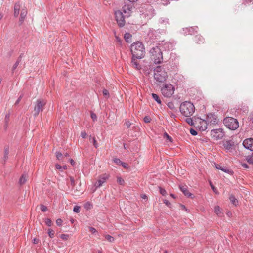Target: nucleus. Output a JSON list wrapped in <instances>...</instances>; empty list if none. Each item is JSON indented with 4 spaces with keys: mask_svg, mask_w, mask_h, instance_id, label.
<instances>
[{
    "mask_svg": "<svg viewBox=\"0 0 253 253\" xmlns=\"http://www.w3.org/2000/svg\"><path fill=\"white\" fill-rule=\"evenodd\" d=\"M168 75L164 65H158L154 69V78L158 83H164L167 79Z\"/></svg>",
    "mask_w": 253,
    "mask_h": 253,
    "instance_id": "obj_1",
    "label": "nucleus"
},
{
    "mask_svg": "<svg viewBox=\"0 0 253 253\" xmlns=\"http://www.w3.org/2000/svg\"><path fill=\"white\" fill-rule=\"evenodd\" d=\"M180 111L184 116L190 117L195 112V107L191 102L185 101L180 104Z\"/></svg>",
    "mask_w": 253,
    "mask_h": 253,
    "instance_id": "obj_2",
    "label": "nucleus"
},
{
    "mask_svg": "<svg viewBox=\"0 0 253 253\" xmlns=\"http://www.w3.org/2000/svg\"><path fill=\"white\" fill-rule=\"evenodd\" d=\"M202 126H199L198 128L201 131H205L207 128L208 124L212 125L217 123L216 116L214 114H209L207 115L206 121H202Z\"/></svg>",
    "mask_w": 253,
    "mask_h": 253,
    "instance_id": "obj_3",
    "label": "nucleus"
},
{
    "mask_svg": "<svg viewBox=\"0 0 253 253\" xmlns=\"http://www.w3.org/2000/svg\"><path fill=\"white\" fill-rule=\"evenodd\" d=\"M150 53L155 64H160L162 62L163 58L160 48H151Z\"/></svg>",
    "mask_w": 253,
    "mask_h": 253,
    "instance_id": "obj_4",
    "label": "nucleus"
},
{
    "mask_svg": "<svg viewBox=\"0 0 253 253\" xmlns=\"http://www.w3.org/2000/svg\"><path fill=\"white\" fill-rule=\"evenodd\" d=\"M225 126L230 130H236L239 127V122L236 119L232 117H226L223 120Z\"/></svg>",
    "mask_w": 253,
    "mask_h": 253,
    "instance_id": "obj_5",
    "label": "nucleus"
},
{
    "mask_svg": "<svg viewBox=\"0 0 253 253\" xmlns=\"http://www.w3.org/2000/svg\"><path fill=\"white\" fill-rule=\"evenodd\" d=\"M174 87L170 84H166L161 88V92L164 96L169 98L174 93Z\"/></svg>",
    "mask_w": 253,
    "mask_h": 253,
    "instance_id": "obj_6",
    "label": "nucleus"
},
{
    "mask_svg": "<svg viewBox=\"0 0 253 253\" xmlns=\"http://www.w3.org/2000/svg\"><path fill=\"white\" fill-rule=\"evenodd\" d=\"M46 101L43 99H39L36 102V104L34 108V116H37L40 111H42L44 109V106L46 104Z\"/></svg>",
    "mask_w": 253,
    "mask_h": 253,
    "instance_id": "obj_7",
    "label": "nucleus"
},
{
    "mask_svg": "<svg viewBox=\"0 0 253 253\" xmlns=\"http://www.w3.org/2000/svg\"><path fill=\"white\" fill-rule=\"evenodd\" d=\"M132 58L137 59H141L144 57L146 54L145 48H130Z\"/></svg>",
    "mask_w": 253,
    "mask_h": 253,
    "instance_id": "obj_8",
    "label": "nucleus"
},
{
    "mask_svg": "<svg viewBox=\"0 0 253 253\" xmlns=\"http://www.w3.org/2000/svg\"><path fill=\"white\" fill-rule=\"evenodd\" d=\"M115 20L119 27H123L125 26L126 22L125 20V15L121 10H117L115 12Z\"/></svg>",
    "mask_w": 253,
    "mask_h": 253,
    "instance_id": "obj_9",
    "label": "nucleus"
},
{
    "mask_svg": "<svg viewBox=\"0 0 253 253\" xmlns=\"http://www.w3.org/2000/svg\"><path fill=\"white\" fill-rule=\"evenodd\" d=\"M138 60L139 59L131 58L130 66L138 71H140L141 69H143L145 74H149L150 73L149 70L146 69V67L142 66Z\"/></svg>",
    "mask_w": 253,
    "mask_h": 253,
    "instance_id": "obj_10",
    "label": "nucleus"
},
{
    "mask_svg": "<svg viewBox=\"0 0 253 253\" xmlns=\"http://www.w3.org/2000/svg\"><path fill=\"white\" fill-rule=\"evenodd\" d=\"M211 136L215 140L222 139L224 136V133L221 128L214 129L211 130Z\"/></svg>",
    "mask_w": 253,
    "mask_h": 253,
    "instance_id": "obj_11",
    "label": "nucleus"
},
{
    "mask_svg": "<svg viewBox=\"0 0 253 253\" xmlns=\"http://www.w3.org/2000/svg\"><path fill=\"white\" fill-rule=\"evenodd\" d=\"M223 145L227 152H232L235 150V142L232 140L225 141L223 142Z\"/></svg>",
    "mask_w": 253,
    "mask_h": 253,
    "instance_id": "obj_12",
    "label": "nucleus"
},
{
    "mask_svg": "<svg viewBox=\"0 0 253 253\" xmlns=\"http://www.w3.org/2000/svg\"><path fill=\"white\" fill-rule=\"evenodd\" d=\"M109 175L107 174H104L102 175H100L98 179L94 184V186L95 188L97 189L102 185V184L106 182V181L108 179Z\"/></svg>",
    "mask_w": 253,
    "mask_h": 253,
    "instance_id": "obj_13",
    "label": "nucleus"
},
{
    "mask_svg": "<svg viewBox=\"0 0 253 253\" xmlns=\"http://www.w3.org/2000/svg\"><path fill=\"white\" fill-rule=\"evenodd\" d=\"M133 9V6L131 4H125L122 7V12L125 15V16L128 17L130 16Z\"/></svg>",
    "mask_w": 253,
    "mask_h": 253,
    "instance_id": "obj_14",
    "label": "nucleus"
},
{
    "mask_svg": "<svg viewBox=\"0 0 253 253\" xmlns=\"http://www.w3.org/2000/svg\"><path fill=\"white\" fill-rule=\"evenodd\" d=\"M244 147L251 151H253V139L252 138L246 139L243 142Z\"/></svg>",
    "mask_w": 253,
    "mask_h": 253,
    "instance_id": "obj_15",
    "label": "nucleus"
},
{
    "mask_svg": "<svg viewBox=\"0 0 253 253\" xmlns=\"http://www.w3.org/2000/svg\"><path fill=\"white\" fill-rule=\"evenodd\" d=\"M198 27L197 26L189 27L183 29L184 35H192L197 32Z\"/></svg>",
    "mask_w": 253,
    "mask_h": 253,
    "instance_id": "obj_16",
    "label": "nucleus"
},
{
    "mask_svg": "<svg viewBox=\"0 0 253 253\" xmlns=\"http://www.w3.org/2000/svg\"><path fill=\"white\" fill-rule=\"evenodd\" d=\"M179 188L185 196L191 198H194L193 194L187 190V187L186 185H179Z\"/></svg>",
    "mask_w": 253,
    "mask_h": 253,
    "instance_id": "obj_17",
    "label": "nucleus"
},
{
    "mask_svg": "<svg viewBox=\"0 0 253 253\" xmlns=\"http://www.w3.org/2000/svg\"><path fill=\"white\" fill-rule=\"evenodd\" d=\"M215 166H216V168L218 169H220V170L224 171V172H226L227 173H232V171L226 167H223V166H222L221 165H218V164L216 165Z\"/></svg>",
    "mask_w": 253,
    "mask_h": 253,
    "instance_id": "obj_18",
    "label": "nucleus"
},
{
    "mask_svg": "<svg viewBox=\"0 0 253 253\" xmlns=\"http://www.w3.org/2000/svg\"><path fill=\"white\" fill-rule=\"evenodd\" d=\"M20 4L19 2H18L15 4L14 7V16L15 17H18L19 14V10L20 8Z\"/></svg>",
    "mask_w": 253,
    "mask_h": 253,
    "instance_id": "obj_19",
    "label": "nucleus"
},
{
    "mask_svg": "<svg viewBox=\"0 0 253 253\" xmlns=\"http://www.w3.org/2000/svg\"><path fill=\"white\" fill-rule=\"evenodd\" d=\"M195 41L197 43L201 44L204 42L205 39L201 35H198L195 37Z\"/></svg>",
    "mask_w": 253,
    "mask_h": 253,
    "instance_id": "obj_20",
    "label": "nucleus"
},
{
    "mask_svg": "<svg viewBox=\"0 0 253 253\" xmlns=\"http://www.w3.org/2000/svg\"><path fill=\"white\" fill-rule=\"evenodd\" d=\"M27 10L25 9H22L21 13H20V17L19 19L20 22L21 23L23 22L25 18L26 17L27 15Z\"/></svg>",
    "mask_w": 253,
    "mask_h": 253,
    "instance_id": "obj_21",
    "label": "nucleus"
},
{
    "mask_svg": "<svg viewBox=\"0 0 253 253\" xmlns=\"http://www.w3.org/2000/svg\"><path fill=\"white\" fill-rule=\"evenodd\" d=\"M124 38L126 42L129 43L131 42L132 35L130 33H125Z\"/></svg>",
    "mask_w": 253,
    "mask_h": 253,
    "instance_id": "obj_22",
    "label": "nucleus"
},
{
    "mask_svg": "<svg viewBox=\"0 0 253 253\" xmlns=\"http://www.w3.org/2000/svg\"><path fill=\"white\" fill-rule=\"evenodd\" d=\"M239 109L243 113H247L248 111V106L244 103H242L240 105Z\"/></svg>",
    "mask_w": 253,
    "mask_h": 253,
    "instance_id": "obj_23",
    "label": "nucleus"
},
{
    "mask_svg": "<svg viewBox=\"0 0 253 253\" xmlns=\"http://www.w3.org/2000/svg\"><path fill=\"white\" fill-rule=\"evenodd\" d=\"M9 154V149L8 147L4 148V156L3 157V163H5L7 160Z\"/></svg>",
    "mask_w": 253,
    "mask_h": 253,
    "instance_id": "obj_24",
    "label": "nucleus"
},
{
    "mask_svg": "<svg viewBox=\"0 0 253 253\" xmlns=\"http://www.w3.org/2000/svg\"><path fill=\"white\" fill-rule=\"evenodd\" d=\"M229 199L230 200V202L232 204H233L235 206H237L238 204V200L233 195H231L229 197Z\"/></svg>",
    "mask_w": 253,
    "mask_h": 253,
    "instance_id": "obj_25",
    "label": "nucleus"
},
{
    "mask_svg": "<svg viewBox=\"0 0 253 253\" xmlns=\"http://www.w3.org/2000/svg\"><path fill=\"white\" fill-rule=\"evenodd\" d=\"M21 59H22V54H21L20 55V56L19 57L18 59H17V60L16 61V62L15 63V64H14V65L12 67V72H14V71L16 69V68L17 67V66H18L20 62L21 61Z\"/></svg>",
    "mask_w": 253,
    "mask_h": 253,
    "instance_id": "obj_26",
    "label": "nucleus"
},
{
    "mask_svg": "<svg viewBox=\"0 0 253 253\" xmlns=\"http://www.w3.org/2000/svg\"><path fill=\"white\" fill-rule=\"evenodd\" d=\"M214 212L219 216H221V215L222 214V213L221 211L220 208L219 206H215Z\"/></svg>",
    "mask_w": 253,
    "mask_h": 253,
    "instance_id": "obj_27",
    "label": "nucleus"
},
{
    "mask_svg": "<svg viewBox=\"0 0 253 253\" xmlns=\"http://www.w3.org/2000/svg\"><path fill=\"white\" fill-rule=\"evenodd\" d=\"M133 46H135V47H141L143 46V45L141 42L137 41V42H134L132 44L131 47H133Z\"/></svg>",
    "mask_w": 253,
    "mask_h": 253,
    "instance_id": "obj_28",
    "label": "nucleus"
},
{
    "mask_svg": "<svg viewBox=\"0 0 253 253\" xmlns=\"http://www.w3.org/2000/svg\"><path fill=\"white\" fill-rule=\"evenodd\" d=\"M152 96L153 98L159 104H161L162 102L159 96L155 93H152Z\"/></svg>",
    "mask_w": 253,
    "mask_h": 253,
    "instance_id": "obj_29",
    "label": "nucleus"
},
{
    "mask_svg": "<svg viewBox=\"0 0 253 253\" xmlns=\"http://www.w3.org/2000/svg\"><path fill=\"white\" fill-rule=\"evenodd\" d=\"M26 180L27 179L26 175L23 174L19 179V183L20 184L22 185L24 184L26 182Z\"/></svg>",
    "mask_w": 253,
    "mask_h": 253,
    "instance_id": "obj_30",
    "label": "nucleus"
},
{
    "mask_svg": "<svg viewBox=\"0 0 253 253\" xmlns=\"http://www.w3.org/2000/svg\"><path fill=\"white\" fill-rule=\"evenodd\" d=\"M185 122L190 126H193L194 125V123L193 122V119L190 117H187L185 120Z\"/></svg>",
    "mask_w": 253,
    "mask_h": 253,
    "instance_id": "obj_31",
    "label": "nucleus"
},
{
    "mask_svg": "<svg viewBox=\"0 0 253 253\" xmlns=\"http://www.w3.org/2000/svg\"><path fill=\"white\" fill-rule=\"evenodd\" d=\"M160 22L161 24H163L165 25H169V19L166 18H162L160 20Z\"/></svg>",
    "mask_w": 253,
    "mask_h": 253,
    "instance_id": "obj_32",
    "label": "nucleus"
},
{
    "mask_svg": "<svg viewBox=\"0 0 253 253\" xmlns=\"http://www.w3.org/2000/svg\"><path fill=\"white\" fill-rule=\"evenodd\" d=\"M105 237V239L110 242H113L114 241V238L111 235H106Z\"/></svg>",
    "mask_w": 253,
    "mask_h": 253,
    "instance_id": "obj_33",
    "label": "nucleus"
},
{
    "mask_svg": "<svg viewBox=\"0 0 253 253\" xmlns=\"http://www.w3.org/2000/svg\"><path fill=\"white\" fill-rule=\"evenodd\" d=\"M90 140H92V142H93V145L94 146L97 148L98 147V144L96 141V139L95 138V137H90Z\"/></svg>",
    "mask_w": 253,
    "mask_h": 253,
    "instance_id": "obj_34",
    "label": "nucleus"
},
{
    "mask_svg": "<svg viewBox=\"0 0 253 253\" xmlns=\"http://www.w3.org/2000/svg\"><path fill=\"white\" fill-rule=\"evenodd\" d=\"M48 234L50 238H52L54 237V232L51 229H48Z\"/></svg>",
    "mask_w": 253,
    "mask_h": 253,
    "instance_id": "obj_35",
    "label": "nucleus"
},
{
    "mask_svg": "<svg viewBox=\"0 0 253 253\" xmlns=\"http://www.w3.org/2000/svg\"><path fill=\"white\" fill-rule=\"evenodd\" d=\"M117 182L119 184L123 185L124 184V180L120 177H117Z\"/></svg>",
    "mask_w": 253,
    "mask_h": 253,
    "instance_id": "obj_36",
    "label": "nucleus"
},
{
    "mask_svg": "<svg viewBox=\"0 0 253 253\" xmlns=\"http://www.w3.org/2000/svg\"><path fill=\"white\" fill-rule=\"evenodd\" d=\"M60 237L64 240H67L68 239L69 235L68 234H63L60 235Z\"/></svg>",
    "mask_w": 253,
    "mask_h": 253,
    "instance_id": "obj_37",
    "label": "nucleus"
},
{
    "mask_svg": "<svg viewBox=\"0 0 253 253\" xmlns=\"http://www.w3.org/2000/svg\"><path fill=\"white\" fill-rule=\"evenodd\" d=\"M113 162L118 165H121L122 161H121L118 158H114L113 159Z\"/></svg>",
    "mask_w": 253,
    "mask_h": 253,
    "instance_id": "obj_38",
    "label": "nucleus"
},
{
    "mask_svg": "<svg viewBox=\"0 0 253 253\" xmlns=\"http://www.w3.org/2000/svg\"><path fill=\"white\" fill-rule=\"evenodd\" d=\"M159 191H160V193L163 195V196H165L167 194V192L165 190V189H164V188L161 187H159Z\"/></svg>",
    "mask_w": 253,
    "mask_h": 253,
    "instance_id": "obj_39",
    "label": "nucleus"
},
{
    "mask_svg": "<svg viewBox=\"0 0 253 253\" xmlns=\"http://www.w3.org/2000/svg\"><path fill=\"white\" fill-rule=\"evenodd\" d=\"M90 117L93 121H95L97 120V116L94 113L91 112Z\"/></svg>",
    "mask_w": 253,
    "mask_h": 253,
    "instance_id": "obj_40",
    "label": "nucleus"
},
{
    "mask_svg": "<svg viewBox=\"0 0 253 253\" xmlns=\"http://www.w3.org/2000/svg\"><path fill=\"white\" fill-rule=\"evenodd\" d=\"M102 93L104 96L107 97V98L109 97V93L107 89H104L102 91Z\"/></svg>",
    "mask_w": 253,
    "mask_h": 253,
    "instance_id": "obj_41",
    "label": "nucleus"
},
{
    "mask_svg": "<svg viewBox=\"0 0 253 253\" xmlns=\"http://www.w3.org/2000/svg\"><path fill=\"white\" fill-rule=\"evenodd\" d=\"M80 211V207L75 206L73 208V211L76 213H79Z\"/></svg>",
    "mask_w": 253,
    "mask_h": 253,
    "instance_id": "obj_42",
    "label": "nucleus"
},
{
    "mask_svg": "<svg viewBox=\"0 0 253 253\" xmlns=\"http://www.w3.org/2000/svg\"><path fill=\"white\" fill-rule=\"evenodd\" d=\"M56 156L57 157V158L58 159V160H61L62 157H63V155L61 153L59 152H57L56 153Z\"/></svg>",
    "mask_w": 253,
    "mask_h": 253,
    "instance_id": "obj_43",
    "label": "nucleus"
},
{
    "mask_svg": "<svg viewBox=\"0 0 253 253\" xmlns=\"http://www.w3.org/2000/svg\"><path fill=\"white\" fill-rule=\"evenodd\" d=\"M164 137H166L167 138V139L168 140H169V141L172 142V138H171V137L169 135V134L165 132L164 133Z\"/></svg>",
    "mask_w": 253,
    "mask_h": 253,
    "instance_id": "obj_44",
    "label": "nucleus"
},
{
    "mask_svg": "<svg viewBox=\"0 0 253 253\" xmlns=\"http://www.w3.org/2000/svg\"><path fill=\"white\" fill-rule=\"evenodd\" d=\"M202 121H206V120H204V119H201L200 118H197V120H196V121H195V123H197V121H198L199 124V125H198L197 126V128H198V126H202V122H201Z\"/></svg>",
    "mask_w": 253,
    "mask_h": 253,
    "instance_id": "obj_45",
    "label": "nucleus"
},
{
    "mask_svg": "<svg viewBox=\"0 0 253 253\" xmlns=\"http://www.w3.org/2000/svg\"><path fill=\"white\" fill-rule=\"evenodd\" d=\"M46 224L48 226H51L52 225V221L49 218H47L45 220Z\"/></svg>",
    "mask_w": 253,
    "mask_h": 253,
    "instance_id": "obj_46",
    "label": "nucleus"
},
{
    "mask_svg": "<svg viewBox=\"0 0 253 253\" xmlns=\"http://www.w3.org/2000/svg\"><path fill=\"white\" fill-rule=\"evenodd\" d=\"M151 120V119L149 116H145L144 118V121L146 123H150Z\"/></svg>",
    "mask_w": 253,
    "mask_h": 253,
    "instance_id": "obj_47",
    "label": "nucleus"
},
{
    "mask_svg": "<svg viewBox=\"0 0 253 253\" xmlns=\"http://www.w3.org/2000/svg\"><path fill=\"white\" fill-rule=\"evenodd\" d=\"M190 133L193 136H196L197 134V131L193 128L190 129Z\"/></svg>",
    "mask_w": 253,
    "mask_h": 253,
    "instance_id": "obj_48",
    "label": "nucleus"
},
{
    "mask_svg": "<svg viewBox=\"0 0 253 253\" xmlns=\"http://www.w3.org/2000/svg\"><path fill=\"white\" fill-rule=\"evenodd\" d=\"M41 210L42 211H43V212H45L47 211V208L46 206L43 205H41Z\"/></svg>",
    "mask_w": 253,
    "mask_h": 253,
    "instance_id": "obj_49",
    "label": "nucleus"
},
{
    "mask_svg": "<svg viewBox=\"0 0 253 253\" xmlns=\"http://www.w3.org/2000/svg\"><path fill=\"white\" fill-rule=\"evenodd\" d=\"M63 221L61 219L58 218L56 220V224L57 225L61 226L62 225Z\"/></svg>",
    "mask_w": 253,
    "mask_h": 253,
    "instance_id": "obj_50",
    "label": "nucleus"
},
{
    "mask_svg": "<svg viewBox=\"0 0 253 253\" xmlns=\"http://www.w3.org/2000/svg\"><path fill=\"white\" fill-rule=\"evenodd\" d=\"M175 44H176L175 42L173 41V42H170L169 43H168L167 46L168 47H169V46L172 47L173 46H175Z\"/></svg>",
    "mask_w": 253,
    "mask_h": 253,
    "instance_id": "obj_51",
    "label": "nucleus"
},
{
    "mask_svg": "<svg viewBox=\"0 0 253 253\" xmlns=\"http://www.w3.org/2000/svg\"><path fill=\"white\" fill-rule=\"evenodd\" d=\"M70 179L71 185L72 186H74L75 185L74 178L73 177L70 176Z\"/></svg>",
    "mask_w": 253,
    "mask_h": 253,
    "instance_id": "obj_52",
    "label": "nucleus"
},
{
    "mask_svg": "<svg viewBox=\"0 0 253 253\" xmlns=\"http://www.w3.org/2000/svg\"><path fill=\"white\" fill-rule=\"evenodd\" d=\"M86 133L84 131H82L81 133V136L83 138H85L86 136Z\"/></svg>",
    "mask_w": 253,
    "mask_h": 253,
    "instance_id": "obj_53",
    "label": "nucleus"
},
{
    "mask_svg": "<svg viewBox=\"0 0 253 253\" xmlns=\"http://www.w3.org/2000/svg\"><path fill=\"white\" fill-rule=\"evenodd\" d=\"M9 117H10V114L8 113V114H7L6 115H5V123L6 124H7L8 122V120H9Z\"/></svg>",
    "mask_w": 253,
    "mask_h": 253,
    "instance_id": "obj_54",
    "label": "nucleus"
},
{
    "mask_svg": "<svg viewBox=\"0 0 253 253\" xmlns=\"http://www.w3.org/2000/svg\"><path fill=\"white\" fill-rule=\"evenodd\" d=\"M23 97V95L21 94L19 97V98H18V99L16 100L15 103V105H17L19 102L20 101L21 98H22Z\"/></svg>",
    "mask_w": 253,
    "mask_h": 253,
    "instance_id": "obj_55",
    "label": "nucleus"
},
{
    "mask_svg": "<svg viewBox=\"0 0 253 253\" xmlns=\"http://www.w3.org/2000/svg\"><path fill=\"white\" fill-rule=\"evenodd\" d=\"M164 203L168 207H170L171 203L167 200H164Z\"/></svg>",
    "mask_w": 253,
    "mask_h": 253,
    "instance_id": "obj_56",
    "label": "nucleus"
},
{
    "mask_svg": "<svg viewBox=\"0 0 253 253\" xmlns=\"http://www.w3.org/2000/svg\"><path fill=\"white\" fill-rule=\"evenodd\" d=\"M249 118L250 119V121H251L252 123H253V112L250 114Z\"/></svg>",
    "mask_w": 253,
    "mask_h": 253,
    "instance_id": "obj_57",
    "label": "nucleus"
},
{
    "mask_svg": "<svg viewBox=\"0 0 253 253\" xmlns=\"http://www.w3.org/2000/svg\"><path fill=\"white\" fill-rule=\"evenodd\" d=\"M125 124L127 128H129L131 125V123L129 121H127L126 122Z\"/></svg>",
    "mask_w": 253,
    "mask_h": 253,
    "instance_id": "obj_58",
    "label": "nucleus"
},
{
    "mask_svg": "<svg viewBox=\"0 0 253 253\" xmlns=\"http://www.w3.org/2000/svg\"><path fill=\"white\" fill-rule=\"evenodd\" d=\"M90 231L93 234L96 232V230L93 227H90Z\"/></svg>",
    "mask_w": 253,
    "mask_h": 253,
    "instance_id": "obj_59",
    "label": "nucleus"
},
{
    "mask_svg": "<svg viewBox=\"0 0 253 253\" xmlns=\"http://www.w3.org/2000/svg\"><path fill=\"white\" fill-rule=\"evenodd\" d=\"M55 167L58 169H62V167L59 164H56Z\"/></svg>",
    "mask_w": 253,
    "mask_h": 253,
    "instance_id": "obj_60",
    "label": "nucleus"
},
{
    "mask_svg": "<svg viewBox=\"0 0 253 253\" xmlns=\"http://www.w3.org/2000/svg\"><path fill=\"white\" fill-rule=\"evenodd\" d=\"M121 165L124 168H127V166H128V165L126 163H124L123 162Z\"/></svg>",
    "mask_w": 253,
    "mask_h": 253,
    "instance_id": "obj_61",
    "label": "nucleus"
},
{
    "mask_svg": "<svg viewBox=\"0 0 253 253\" xmlns=\"http://www.w3.org/2000/svg\"><path fill=\"white\" fill-rule=\"evenodd\" d=\"M39 242V240L36 239V238H34L33 240V242L34 244H37Z\"/></svg>",
    "mask_w": 253,
    "mask_h": 253,
    "instance_id": "obj_62",
    "label": "nucleus"
},
{
    "mask_svg": "<svg viewBox=\"0 0 253 253\" xmlns=\"http://www.w3.org/2000/svg\"><path fill=\"white\" fill-rule=\"evenodd\" d=\"M70 163L72 166H74L75 164L74 161L72 159H70Z\"/></svg>",
    "mask_w": 253,
    "mask_h": 253,
    "instance_id": "obj_63",
    "label": "nucleus"
},
{
    "mask_svg": "<svg viewBox=\"0 0 253 253\" xmlns=\"http://www.w3.org/2000/svg\"><path fill=\"white\" fill-rule=\"evenodd\" d=\"M181 207H182V208L183 210H186V211H187V210L186 208L185 207V206L184 205H181Z\"/></svg>",
    "mask_w": 253,
    "mask_h": 253,
    "instance_id": "obj_64",
    "label": "nucleus"
}]
</instances>
